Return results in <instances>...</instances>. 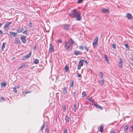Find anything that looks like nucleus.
I'll return each instance as SVG.
<instances>
[{
    "instance_id": "nucleus-1",
    "label": "nucleus",
    "mask_w": 133,
    "mask_h": 133,
    "mask_svg": "<svg viewBox=\"0 0 133 133\" xmlns=\"http://www.w3.org/2000/svg\"><path fill=\"white\" fill-rule=\"evenodd\" d=\"M81 14L80 11L74 9L71 10L70 16L71 17L76 18V21H79L82 19V17L80 16Z\"/></svg>"
},
{
    "instance_id": "nucleus-2",
    "label": "nucleus",
    "mask_w": 133,
    "mask_h": 133,
    "mask_svg": "<svg viewBox=\"0 0 133 133\" xmlns=\"http://www.w3.org/2000/svg\"><path fill=\"white\" fill-rule=\"evenodd\" d=\"M64 47L66 50L68 51L71 50L72 49L71 45L70 42H66L65 43Z\"/></svg>"
},
{
    "instance_id": "nucleus-3",
    "label": "nucleus",
    "mask_w": 133,
    "mask_h": 133,
    "mask_svg": "<svg viewBox=\"0 0 133 133\" xmlns=\"http://www.w3.org/2000/svg\"><path fill=\"white\" fill-rule=\"evenodd\" d=\"M12 22H8L4 25V28L6 31H8L9 29L10 25L12 23Z\"/></svg>"
},
{
    "instance_id": "nucleus-4",
    "label": "nucleus",
    "mask_w": 133,
    "mask_h": 133,
    "mask_svg": "<svg viewBox=\"0 0 133 133\" xmlns=\"http://www.w3.org/2000/svg\"><path fill=\"white\" fill-rule=\"evenodd\" d=\"M98 37H97L94 39L93 42V45L95 47H96L98 45Z\"/></svg>"
},
{
    "instance_id": "nucleus-5",
    "label": "nucleus",
    "mask_w": 133,
    "mask_h": 133,
    "mask_svg": "<svg viewBox=\"0 0 133 133\" xmlns=\"http://www.w3.org/2000/svg\"><path fill=\"white\" fill-rule=\"evenodd\" d=\"M119 62L118 64V66L119 67L121 68H122L123 65V61L120 58H119Z\"/></svg>"
},
{
    "instance_id": "nucleus-6",
    "label": "nucleus",
    "mask_w": 133,
    "mask_h": 133,
    "mask_svg": "<svg viewBox=\"0 0 133 133\" xmlns=\"http://www.w3.org/2000/svg\"><path fill=\"white\" fill-rule=\"evenodd\" d=\"M31 51H30L29 54L23 57L22 59H26L29 58L31 56Z\"/></svg>"
},
{
    "instance_id": "nucleus-7",
    "label": "nucleus",
    "mask_w": 133,
    "mask_h": 133,
    "mask_svg": "<svg viewBox=\"0 0 133 133\" xmlns=\"http://www.w3.org/2000/svg\"><path fill=\"white\" fill-rule=\"evenodd\" d=\"M49 52H51L54 51V47L52 44H50V46L49 49Z\"/></svg>"
},
{
    "instance_id": "nucleus-8",
    "label": "nucleus",
    "mask_w": 133,
    "mask_h": 133,
    "mask_svg": "<svg viewBox=\"0 0 133 133\" xmlns=\"http://www.w3.org/2000/svg\"><path fill=\"white\" fill-rule=\"evenodd\" d=\"M26 37L25 36H23L21 37V39L23 43H25L26 42Z\"/></svg>"
},
{
    "instance_id": "nucleus-9",
    "label": "nucleus",
    "mask_w": 133,
    "mask_h": 133,
    "mask_svg": "<svg viewBox=\"0 0 133 133\" xmlns=\"http://www.w3.org/2000/svg\"><path fill=\"white\" fill-rule=\"evenodd\" d=\"M101 11L103 13H109V10L108 9H106L104 8H102Z\"/></svg>"
},
{
    "instance_id": "nucleus-10",
    "label": "nucleus",
    "mask_w": 133,
    "mask_h": 133,
    "mask_svg": "<svg viewBox=\"0 0 133 133\" xmlns=\"http://www.w3.org/2000/svg\"><path fill=\"white\" fill-rule=\"evenodd\" d=\"M70 25H65L63 27V29L65 30H67L69 29Z\"/></svg>"
},
{
    "instance_id": "nucleus-11",
    "label": "nucleus",
    "mask_w": 133,
    "mask_h": 133,
    "mask_svg": "<svg viewBox=\"0 0 133 133\" xmlns=\"http://www.w3.org/2000/svg\"><path fill=\"white\" fill-rule=\"evenodd\" d=\"M126 16L128 19H130L132 18V16L131 15L130 13H127L126 15Z\"/></svg>"
},
{
    "instance_id": "nucleus-12",
    "label": "nucleus",
    "mask_w": 133,
    "mask_h": 133,
    "mask_svg": "<svg viewBox=\"0 0 133 133\" xmlns=\"http://www.w3.org/2000/svg\"><path fill=\"white\" fill-rule=\"evenodd\" d=\"M74 54L76 56L82 54V52L81 51H78L76 50L74 51Z\"/></svg>"
},
{
    "instance_id": "nucleus-13",
    "label": "nucleus",
    "mask_w": 133,
    "mask_h": 133,
    "mask_svg": "<svg viewBox=\"0 0 133 133\" xmlns=\"http://www.w3.org/2000/svg\"><path fill=\"white\" fill-rule=\"evenodd\" d=\"M17 33H20L23 30V28H22L21 27H19L17 29Z\"/></svg>"
},
{
    "instance_id": "nucleus-14",
    "label": "nucleus",
    "mask_w": 133,
    "mask_h": 133,
    "mask_svg": "<svg viewBox=\"0 0 133 133\" xmlns=\"http://www.w3.org/2000/svg\"><path fill=\"white\" fill-rule=\"evenodd\" d=\"M83 61H84V60H81L79 62L78 64L81 66H83L84 64Z\"/></svg>"
},
{
    "instance_id": "nucleus-15",
    "label": "nucleus",
    "mask_w": 133,
    "mask_h": 133,
    "mask_svg": "<svg viewBox=\"0 0 133 133\" xmlns=\"http://www.w3.org/2000/svg\"><path fill=\"white\" fill-rule=\"evenodd\" d=\"M28 64L27 63H25L24 65H22L21 66H20L18 68V69L20 68H24L25 67H27L28 66Z\"/></svg>"
},
{
    "instance_id": "nucleus-16",
    "label": "nucleus",
    "mask_w": 133,
    "mask_h": 133,
    "mask_svg": "<svg viewBox=\"0 0 133 133\" xmlns=\"http://www.w3.org/2000/svg\"><path fill=\"white\" fill-rule=\"evenodd\" d=\"M34 63L35 64H38L39 63V60L38 59H35L34 60Z\"/></svg>"
},
{
    "instance_id": "nucleus-17",
    "label": "nucleus",
    "mask_w": 133,
    "mask_h": 133,
    "mask_svg": "<svg viewBox=\"0 0 133 133\" xmlns=\"http://www.w3.org/2000/svg\"><path fill=\"white\" fill-rule=\"evenodd\" d=\"M16 42L18 44L21 45V42L19 39L18 38H16Z\"/></svg>"
},
{
    "instance_id": "nucleus-18",
    "label": "nucleus",
    "mask_w": 133,
    "mask_h": 133,
    "mask_svg": "<svg viewBox=\"0 0 133 133\" xmlns=\"http://www.w3.org/2000/svg\"><path fill=\"white\" fill-rule=\"evenodd\" d=\"M64 68L65 71L66 72H68L69 71V68L68 66L66 65Z\"/></svg>"
},
{
    "instance_id": "nucleus-19",
    "label": "nucleus",
    "mask_w": 133,
    "mask_h": 133,
    "mask_svg": "<svg viewBox=\"0 0 133 133\" xmlns=\"http://www.w3.org/2000/svg\"><path fill=\"white\" fill-rule=\"evenodd\" d=\"M95 106L96 108L98 109L100 108L101 110L103 109V108L101 106L97 104H95Z\"/></svg>"
},
{
    "instance_id": "nucleus-20",
    "label": "nucleus",
    "mask_w": 133,
    "mask_h": 133,
    "mask_svg": "<svg viewBox=\"0 0 133 133\" xmlns=\"http://www.w3.org/2000/svg\"><path fill=\"white\" fill-rule=\"evenodd\" d=\"M10 34L12 36H14V37L17 35L16 34L17 33H16L14 32H12L11 31L10 32Z\"/></svg>"
},
{
    "instance_id": "nucleus-21",
    "label": "nucleus",
    "mask_w": 133,
    "mask_h": 133,
    "mask_svg": "<svg viewBox=\"0 0 133 133\" xmlns=\"http://www.w3.org/2000/svg\"><path fill=\"white\" fill-rule=\"evenodd\" d=\"M104 57L105 58V60L107 62H108L109 63H110L109 62L108 59V57L105 54L104 55Z\"/></svg>"
},
{
    "instance_id": "nucleus-22",
    "label": "nucleus",
    "mask_w": 133,
    "mask_h": 133,
    "mask_svg": "<svg viewBox=\"0 0 133 133\" xmlns=\"http://www.w3.org/2000/svg\"><path fill=\"white\" fill-rule=\"evenodd\" d=\"M5 44H6V43L5 42H4L3 43L1 48V49L2 51H3L4 49L5 48Z\"/></svg>"
},
{
    "instance_id": "nucleus-23",
    "label": "nucleus",
    "mask_w": 133,
    "mask_h": 133,
    "mask_svg": "<svg viewBox=\"0 0 133 133\" xmlns=\"http://www.w3.org/2000/svg\"><path fill=\"white\" fill-rule=\"evenodd\" d=\"M28 30H24L23 32V34H25L27 35H28L29 34V32H28Z\"/></svg>"
},
{
    "instance_id": "nucleus-24",
    "label": "nucleus",
    "mask_w": 133,
    "mask_h": 133,
    "mask_svg": "<svg viewBox=\"0 0 133 133\" xmlns=\"http://www.w3.org/2000/svg\"><path fill=\"white\" fill-rule=\"evenodd\" d=\"M65 119L66 121H67V122H69V118L67 115L65 116Z\"/></svg>"
},
{
    "instance_id": "nucleus-25",
    "label": "nucleus",
    "mask_w": 133,
    "mask_h": 133,
    "mask_svg": "<svg viewBox=\"0 0 133 133\" xmlns=\"http://www.w3.org/2000/svg\"><path fill=\"white\" fill-rule=\"evenodd\" d=\"M124 45L126 47V49L128 50H129V47L128 45V44H125Z\"/></svg>"
},
{
    "instance_id": "nucleus-26",
    "label": "nucleus",
    "mask_w": 133,
    "mask_h": 133,
    "mask_svg": "<svg viewBox=\"0 0 133 133\" xmlns=\"http://www.w3.org/2000/svg\"><path fill=\"white\" fill-rule=\"evenodd\" d=\"M6 85V83H1V86L2 87H5Z\"/></svg>"
},
{
    "instance_id": "nucleus-27",
    "label": "nucleus",
    "mask_w": 133,
    "mask_h": 133,
    "mask_svg": "<svg viewBox=\"0 0 133 133\" xmlns=\"http://www.w3.org/2000/svg\"><path fill=\"white\" fill-rule=\"evenodd\" d=\"M99 76H100V78H102L103 77V74L102 72H100L99 73Z\"/></svg>"
},
{
    "instance_id": "nucleus-28",
    "label": "nucleus",
    "mask_w": 133,
    "mask_h": 133,
    "mask_svg": "<svg viewBox=\"0 0 133 133\" xmlns=\"http://www.w3.org/2000/svg\"><path fill=\"white\" fill-rule=\"evenodd\" d=\"M100 131L101 132H102L103 131V127L102 126H100L99 128Z\"/></svg>"
},
{
    "instance_id": "nucleus-29",
    "label": "nucleus",
    "mask_w": 133,
    "mask_h": 133,
    "mask_svg": "<svg viewBox=\"0 0 133 133\" xmlns=\"http://www.w3.org/2000/svg\"><path fill=\"white\" fill-rule=\"evenodd\" d=\"M74 85V81H72L70 83V87H72L73 88V86Z\"/></svg>"
},
{
    "instance_id": "nucleus-30",
    "label": "nucleus",
    "mask_w": 133,
    "mask_h": 133,
    "mask_svg": "<svg viewBox=\"0 0 133 133\" xmlns=\"http://www.w3.org/2000/svg\"><path fill=\"white\" fill-rule=\"evenodd\" d=\"M67 92V90L65 87H64V89L63 90V93L65 94Z\"/></svg>"
},
{
    "instance_id": "nucleus-31",
    "label": "nucleus",
    "mask_w": 133,
    "mask_h": 133,
    "mask_svg": "<svg viewBox=\"0 0 133 133\" xmlns=\"http://www.w3.org/2000/svg\"><path fill=\"white\" fill-rule=\"evenodd\" d=\"M74 111L75 112H76V110L77 109V106L76 105V104H74Z\"/></svg>"
},
{
    "instance_id": "nucleus-32",
    "label": "nucleus",
    "mask_w": 133,
    "mask_h": 133,
    "mask_svg": "<svg viewBox=\"0 0 133 133\" xmlns=\"http://www.w3.org/2000/svg\"><path fill=\"white\" fill-rule=\"evenodd\" d=\"M13 91L15 92V93H17V90L16 88V87H14L13 88Z\"/></svg>"
},
{
    "instance_id": "nucleus-33",
    "label": "nucleus",
    "mask_w": 133,
    "mask_h": 133,
    "mask_svg": "<svg viewBox=\"0 0 133 133\" xmlns=\"http://www.w3.org/2000/svg\"><path fill=\"white\" fill-rule=\"evenodd\" d=\"M103 81L104 79H102L101 80L99 81V82L101 83V85H102V84H103Z\"/></svg>"
},
{
    "instance_id": "nucleus-34",
    "label": "nucleus",
    "mask_w": 133,
    "mask_h": 133,
    "mask_svg": "<svg viewBox=\"0 0 133 133\" xmlns=\"http://www.w3.org/2000/svg\"><path fill=\"white\" fill-rule=\"evenodd\" d=\"M45 125V121H44V123H43V125L42 126V127L41 128V130L42 131L43 128H44Z\"/></svg>"
},
{
    "instance_id": "nucleus-35",
    "label": "nucleus",
    "mask_w": 133,
    "mask_h": 133,
    "mask_svg": "<svg viewBox=\"0 0 133 133\" xmlns=\"http://www.w3.org/2000/svg\"><path fill=\"white\" fill-rule=\"evenodd\" d=\"M82 95L83 97H84L87 96V94H86L85 92H83L82 93Z\"/></svg>"
},
{
    "instance_id": "nucleus-36",
    "label": "nucleus",
    "mask_w": 133,
    "mask_h": 133,
    "mask_svg": "<svg viewBox=\"0 0 133 133\" xmlns=\"http://www.w3.org/2000/svg\"><path fill=\"white\" fill-rule=\"evenodd\" d=\"M69 42L71 44V43L73 44L74 43V42L73 41V40L72 39V38L70 39V41Z\"/></svg>"
},
{
    "instance_id": "nucleus-37",
    "label": "nucleus",
    "mask_w": 133,
    "mask_h": 133,
    "mask_svg": "<svg viewBox=\"0 0 133 133\" xmlns=\"http://www.w3.org/2000/svg\"><path fill=\"white\" fill-rule=\"evenodd\" d=\"M112 48L114 49H116V45L115 44H112Z\"/></svg>"
},
{
    "instance_id": "nucleus-38",
    "label": "nucleus",
    "mask_w": 133,
    "mask_h": 133,
    "mask_svg": "<svg viewBox=\"0 0 133 133\" xmlns=\"http://www.w3.org/2000/svg\"><path fill=\"white\" fill-rule=\"evenodd\" d=\"M124 129L125 130H127L128 129V127L127 125H126L124 126Z\"/></svg>"
},
{
    "instance_id": "nucleus-39",
    "label": "nucleus",
    "mask_w": 133,
    "mask_h": 133,
    "mask_svg": "<svg viewBox=\"0 0 133 133\" xmlns=\"http://www.w3.org/2000/svg\"><path fill=\"white\" fill-rule=\"evenodd\" d=\"M63 111L64 112H65L66 111V107L64 105H63Z\"/></svg>"
},
{
    "instance_id": "nucleus-40",
    "label": "nucleus",
    "mask_w": 133,
    "mask_h": 133,
    "mask_svg": "<svg viewBox=\"0 0 133 133\" xmlns=\"http://www.w3.org/2000/svg\"><path fill=\"white\" fill-rule=\"evenodd\" d=\"M83 46H80L79 47V49L81 50H83Z\"/></svg>"
},
{
    "instance_id": "nucleus-41",
    "label": "nucleus",
    "mask_w": 133,
    "mask_h": 133,
    "mask_svg": "<svg viewBox=\"0 0 133 133\" xmlns=\"http://www.w3.org/2000/svg\"><path fill=\"white\" fill-rule=\"evenodd\" d=\"M117 131L115 130H114L112 131L111 133H118V132H117Z\"/></svg>"
},
{
    "instance_id": "nucleus-42",
    "label": "nucleus",
    "mask_w": 133,
    "mask_h": 133,
    "mask_svg": "<svg viewBox=\"0 0 133 133\" xmlns=\"http://www.w3.org/2000/svg\"><path fill=\"white\" fill-rule=\"evenodd\" d=\"M83 0H78L77 1V3H81L83 1Z\"/></svg>"
},
{
    "instance_id": "nucleus-43",
    "label": "nucleus",
    "mask_w": 133,
    "mask_h": 133,
    "mask_svg": "<svg viewBox=\"0 0 133 133\" xmlns=\"http://www.w3.org/2000/svg\"><path fill=\"white\" fill-rule=\"evenodd\" d=\"M130 130L131 131L133 132V126L131 127L130 128Z\"/></svg>"
},
{
    "instance_id": "nucleus-44",
    "label": "nucleus",
    "mask_w": 133,
    "mask_h": 133,
    "mask_svg": "<svg viewBox=\"0 0 133 133\" xmlns=\"http://www.w3.org/2000/svg\"><path fill=\"white\" fill-rule=\"evenodd\" d=\"M29 25L30 27H31L32 26V24L31 22H29Z\"/></svg>"
},
{
    "instance_id": "nucleus-45",
    "label": "nucleus",
    "mask_w": 133,
    "mask_h": 133,
    "mask_svg": "<svg viewBox=\"0 0 133 133\" xmlns=\"http://www.w3.org/2000/svg\"><path fill=\"white\" fill-rule=\"evenodd\" d=\"M85 49L87 51V52L88 51H89V48H88L86 46L85 47Z\"/></svg>"
},
{
    "instance_id": "nucleus-46",
    "label": "nucleus",
    "mask_w": 133,
    "mask_h": 133,
    "mask_svg": "<svg viewBox=\"0 0 133 133\" xmlns=\"http://www.w3.org/2000/svg\"><path fill=\"white\" fill-rule=\"evenodd\" d=\"M77 76L78 77H81V75L79 74H78L77 75Z\"/></svg>"
},
{
    "instance_id": "nucleus-47",
    "label": "nucleus",
    "mask_w": 133,
    "mask_h": 133,
    "mask_svg": "<svg viewBox=\"0 0 133 133\" xmlns=\"http://www.w3.org/2000/svg\"><path fill=\"white\" fill-rule=\"evenodd\" d=\"M81 66H80V65H79L78 64V65L77 68L78 69H81Z\"/></svg>"
},
{
    "instance_id": "nucleus-48",
    "label": "nucleus",
    "mask_w": 133,
    "mask_h": 133,
    "mask_svg": "<svg viewBox=\"0 0 133 133\" xmlns=\"http://www.w3.org/2000/svg\"><path fill=\"white\" fill-rule=\"evenodd\" d=\"M57 42H59L60 43H62V41L61 40H60V39H58L57 41Z\"/></svg>"
},
{
    "instance_id": "nucleus-49",
    "label": "nucleus",
    "mask_w": 133,
    "mask_h": 133,
    "mask_svg": "<svg viewBox=\"0 0 133 133\" xmlns=\"http://www.w3.org/2000/svg\"><path fill=\"white\" fill-rule=\"evenodd\" d=\"M64 133H67V130L66 129H64Z\"/></svg>"
},
{
    "instance_id": "nucleus-50",
    "label": "nucleus",
    "mask_w": 133,
    "mask_h": 133,
    "mask_svg": "<svg viewBox=\"0 0 133 133\" xmlns=\"http://www.w3.org/2000/svg\"><path fill=\"white\" fill-rule=\"evenodd\" d=\"M31 92L30 91H26L25 92V93L26 94H27L28 93H30Z\"/></svg>"
},
{
    "instance_id": "nucleus-51",
    "label": "nucleus",
    "mask_w": 133,
    "mask_h": 133,
    "mask_svg": "<svg viewBox=\"0 0 133 133\" xmlns=\"http://www.w3.org/2000/svg\"><path fill=\"white\" fill-rule=\"evenodd\" d=\"M3 33V32L0 30V34H2Z\"/></svg>"
},
{
    "instance_id": "nucleus-52",
    "label": "nucleus",
    "mask_w": 133,
    "mask_h": 133,
    "mask_svg": "<svg viewBox=\"0 0 133 133\" xmlns=\"http://www.w3.org/2000/svg\"><path fill=\"white\" fill-rule=\"evenodd\" d=\"M1 99H2L3 100H4L5 99H4V97H1Z\"/></svg>"
},
{
    "instance_id": "nucleus-53",
    "label": "nucleus",
    "mask_w": 133,
    "mask_h": 133,
    "mask_svg": "<svg viewBox=\"0 0 133 133\" xmlns=\"http://www.w3.org/2000/svg\"><path fill=\"white\" fill-rule=\"evenodd\" d=\"M36 45H35L34 46V49H36Z\"/></svg>"
},
{
    "instance_id": "nucleus-54",
    "label": "nucleus",
    "mask_w": 133,
    "mask_h": 133,
    "mask_svg": "<svg viewBox=\"0 0 133 133\" xmlns=\"http://www.w3.org/2000/svg\"><path fill=\"white\" fill-rule=\"evenodd\" d=\"M2 24L1 23H0V28H1V26H2Z\"/></svg>"
},
{
    "instance_id": "nucleus-55",
    "label": "nucleus",
    "mask_w": 133,
    "mask_h": 133,
    "mask_svg": "<svg viewBox=\"0 0 133 133\" xmlns=\"http://www.w3.org/2000/svg\"><path fill=\"white\" fill-rule=\"evenodd\" d=\"M76 93V92H73V95H75V94Z\"/></svg>"
},
{
    "instance_id": "nucleus-56",
    "label": "nucleus",
    "mask_w": 133,
    "mask_h": 133,
    "mask_svg": "<svg viewBox=\"0 0 133 133\" xmlns=\"http://www.w3.org/2000/svg\"><path fill=\"white\" fill-rule=\"evenodd\" d=\"M84 60V62H85L86 63H87V61H86L85 60Z\"/></svg>"
},
{
    "instance_id": "nucleus-57",
    "label": "nucleus",
    "mask_w": 133,
    "mask_h": 133,
    "mask_svg": "<svg viewBox=\"0 0 133 133\" xmlns=\"http://www.w3.org/2000/svg\"><path fill=\"white\" fill-rule=\"evenodd\" d=\"M16 88H17V89H18V88H19V87L18 86H16Z\"/></svg>"
},
{
    "instance_id": "nucleus-58",
    "label": "nucleus",
    "mask_w": 133,
    "mask_h": 133,
    "mask_svg": "<svg viewBox=\"0 0 133 133\" xmlns=\"http://www.w3.org/2000/svg\"><path fill=\"white\" fill-rule=\"evenodd\" d=\"M2 102V101L1 100V96H0V102Z\"/></svg>"
},
{
    "instance_id": "nucleus-59",
    "label": "nucleus",
    "mask_w": 133,
    "mask_h": 133,
    "mask_svg": "<svg viewBox=\"0 0 133 133\" xmlns=\"http://www.w3.org/2000/svg\"><path fill=\"white\" fill-rule=\"evenodd\" d=\"M48 131H49V129H47V132H46V133H48Z\"/></svg>"
},
{
    "instance_id": "nucleus-60",
    "label": "nucleus",
    "mask_w": 133,
    "mask_h": 133,
    "mask_svg": "<svg viewBox=\"0 0 133 133\" xmlns=\"http://www.w3.org/2000/svg\"><path fill=\"white\" fill-rule=\"evenodd\" d=\"M131 61H132V62H133V58L131 59Z\"/></svg>"
},
{
    "instance_id": "nucleus-61",
    "label": "nucleus",
    "mask_w": 133,
    "mask_h": 133,
    "mask_svg": "<svg viewBox=\"0 0 133 133\" xmlns=\"http://www.w3.org/2000/svg\"><path fill=\"white\" fill-rule=\"evenodd\" d=\"M131 27L133 29V26H132Z\"/></svg>"
},
{
    "instance_id": "nucleus-62",
    "label": "nucleus",
    "mask_w": 133,
    "mask_h": 133,
    "mask_svg": "<svg viewBox=\"0 0 133 133\" xmlns=\"http://www.w3.org/2000/svg\"><path fill=\"white\" fill-rule=\"evenodd\" d=\"M90 101H91V102H92V101H91V100Z\"/></svg>"
}]
</instances>
